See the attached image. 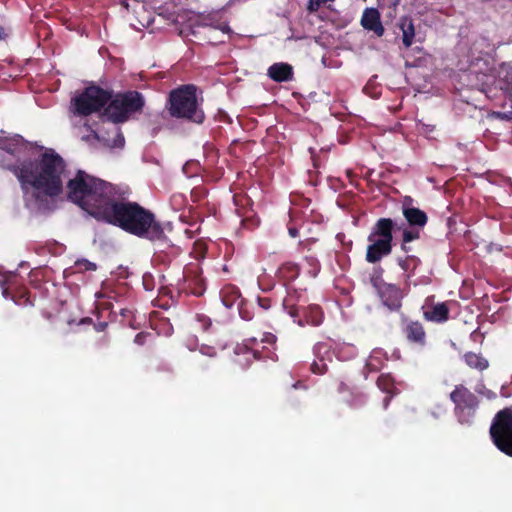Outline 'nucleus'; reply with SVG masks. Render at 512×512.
<instances>
[{"mask_svg":"<svg viewBox=\"0 0 512 512\" xmlns=\"http://www.w3.org/2000/svg\"><path fill=\"white\" fill-rule=\"evenodd\" d=\"M99 221L121 228L123 231L147 239L164 243L167 237L162 224L155 214L137 202L120 201L112 197Z\"/></svg>","mask_w":512,"mask_h":512,"instance_id":"1","label":"nucleus"},{"mask_svg":"<svg viewBox=\"0 0 512 512\" xmlns=\"http://www.w3.org/2000/svg\"><path fill=\"white\" fill-rule=\"evenodd\" d=\"M68 199L86 211L97 221L102 216L112 197L117 195L116 187L100 178L78 170L67 183Z\"/></svg>","mask_w":512,"mask_h":512,"instance_id":"2","label":"nucleus"},{"mask_svg":"<svg viewBox=\"0 0 512 512\" xmlns=\"http://www.w3.org/2000/svg\"><path fill=\"white\" fill-rule=\"evenodd\" d=\"M65 167V161L59 154L54 151L45 152L38 160L22 165L19 180L38 193L51 198L57 197L63 191L62 174Z\"/></svg>","mask_w":512,"mask_h":512,"instance_id":"3","label":"nucleus"},{"mask_svg":"<svg viewBox=\"0 0 512 512\" xmlns=\"http://www.w3.org/2000/svg\"><path fill=\"white\" fill-rule=\"evenodd\" d=\"M169 115L196 124H202L205 113L197 97V87L193 84L181 85L170 91L166 103Z\"/></svg>","mask_w":512,"mask_h":512,"instance_id":"4","label":"nucleus"},{"mask_svg":"<svg viewBox=\"0 0 512 512\" xmlns=\"http://www.w3.org/2000/svg\"><path fill=\"white\" fill-rule=\"evenodd\" d=\"M145 106L144 96L136 91L129 90L118 93L107 103L102 118L115 125L127 122L134 113L142 112Z\"/></svg>","mask_w":512,"mask_h":512,"instance_id":"5","label":"nucleus"},{"mask_svg":"<svg viewBox=\"0 0 512 512\" xmlns=\"http://www.w3.org/2000/svg\"><path fill=\"white\" fill-rule=\"evenodd\" d=\"M111 98L112 90L91 84L72 98L71 106L73 113L77 116L85 117L101 110L104 111Z\"/></svg>","mask_w":512,"mask_h":512,"instance_id":"6","label":"nucleus"},{"mask_svg":"<svg viewBox=\"0 0 512 512\" xmlns=\"http://www.w3.org/2000/svg\"><path fill=\"white\" fill-rule=\"evenodd\" d=\"M489 432L497 449L512 457V408H504L496 413Z\"/></svg>","mask_w":512,"mask_h":512,"instance_id":"7","label":"nucleus"},{"mask_svg":"<svg viewBox=\"0 0 512 512\" xmlns=\"http://www.w3.org/2000/svg\"><path fill=\"white\" fill-rule=\"evenodd\" d=\"M450 400L454 403V414L462 425H472L479 406L477 396L462 384L456 385L450 393Z\"/></svg>","mask_w":512,"mask_h":512,"instance_id":"8","label":"nucleus"},{"mask_svg":"<svg viewBox=\"0 0 512 512\" xmlns=\"http://www.w3.org/2000/svg\"><path fill=\"white\" fill-rule=\"evenodd\" d=\"M206 280L198 264H190L183 271V280L179 283V291L186 295L203 296L206 291Z\"/></svg>","mask_w":512,"mask_h":512,"instance_id":"9","label":"nucleus"},{"mask_svg":"<svg viewBox=\"0 0 512 512\" xmlns=\"http://www.w3.org/2000/svg\"><path fill=\"white\" fill-rule=\"evenodd\" d=\"M401 333L406 342L416 348H424L427 345V333L424 325L418 320L407 317L402 318Z\"/></svg>","mask_w":512,"mask_h":512,"instance_id":"10","label":"nucleus"},{"mask_svg":"<svg viewBox=\"0 0 512 512\" xmlns=\"http://www.w3.org/2000/svg\"><path fill=\"white\" fill-rule=\"evenodd\" d=\"M259 342L256 338H250L245 341L242 345H238L235 349V354L237 358L235 362L247 366L252 363L253 360H260L265 356L262 355V352L258 348Z\"/></svg>","mask_w":512,"mask_h":512,"instance_id":"11","label":"nucleus"},{"mask_svg":"<svg viewBox=\"0 0 512 512\" xmlns=\"http://www.w3.org/2000/svg\"><path fill=\"white\" fill-rule=\"evenodd\" d=\"M302 294L296 290H287V295L283 299V309L293 318L294 322L299 326H304L303 319L301 317V311L304 308L302 304L305 302L302 299Z\"/></svg>","mask_w":512,"mask_h":512,"instance_id":"12","label":"nucleus"},{"mask_svg":"<svg viewBox=\"0 0 512 512\" xmlns=\"http://www.w3.org/2000/svg\"><path fill=\"white\" fill-rule=\"evenodd\" d=\"M382 303L390 311H399L402 307L403 293L395 284H385L379 290Z\"/></svg>","mask_w":512,"mask_h":512,"instance_id":"13","label":"nucleus"},{"mask_svg":"<svg viewBox=\"0 0 512 512\" xmlns=\"http://www.w3.org/2000/svg\"><path fill=\"white\" fill-rule=\"evenodd\" d=\"M370 244L367 246L365 259L368 263L374 264L382 258L388 256L392 252L393 242H387L382 239L368 240Z\"/></svg>","mask_w":512,"mask_h":512,"instance_id":"14","label":"nucleus"},{"mask_svg":"<svg viewBox=\"0 0 512 512\" xmlns=\"http://www.w3.org/2000/svg\"><path fill=\"white\" fill-rule=\"evenodd\" d=\"M412 199L406 198L402 204V214L409 227L424 228L428 222L427 214L416 207L411 206Z\"/></svg>","mask_w":512,"mask_h":512,"instance_id":"15","label":"nucleus"},{"mask_svg":"<svg viewBox=\"0 0 512 512\" xmlns=\"http://www.w3.org/2000/svg\"><path fill=\"white\" fill-rule=\"evenodd\" d=\"M396 228V223L391 218H379L373 225L368 240L382 239L387 242H393V232Z\"/></svg>","mask_w":512,"mask_h":512,"instance_id":"16","label":"nucleus"},{"mask_svg":"<svg viewBox=\"0 0 512 512\" xmlns=\"http://www.w3.org/2000/svg\"><path fill=\"white\" fill-rule=\"evenodd\" d=\"M361 25L368 31H373L378 37L384 35L385 29L381 23L380 13L375 8H366L361 17Z\"/></svg>","mask_w":512,"mask_h":512,"instance_id":"17","label":"nucleus"},{"mask_svg":"<svg viewBox=\"0 0 512 512\" xmlns=\"http://www.w3.org/2000/svg\"><path fill=\"white\" fill-rule=\"evenodd\" d=\"M397 28L401 31V39L403 46L408 49L415 42L416 29L413 23V19L410 16H402L399 18Z\"/></svg>","mask_w":512,"mask_h":512,"instance_id":"18","label":"nucleus"},{"mask_svg":"<svg viewBox=\"0 0 512 512\" xmlns=\"http://www.w3.org/2000/svg\"><path fill=\"white\" fill-rule=\"evenodd\" d=\"M268 76L275 82H287L293 79V68L288 63H274L268 68Z\"/></svg>","mask_w":512,"mask_h":512,"instance_id":"19","label":"nucleus"},{"mask_svg":"<svg viewBox=\"0 0 512 512\" xmlns=\"http://www.w3.org/2000/svg\"><path fill=\"white\" fill-rule=\"evenodd\" d=\"M423 317L430 322L444 323L449 319V307L445 302L438 303L424 311Z\"/></svg>","mask_w":512,"mask_h":512,"instance_id":"20","label":"nucleus"},{"mask_svg":"<svg viewBox=\"0 0 512 512\" xmlns=\"http://www.w3.org/2000/svg\"><path fill=\"white\" fill-rule=\"evenodd\" d=\"M301 317L305 325L319 326L323 321L322 308L317 304H309L304 306L301 311Z\"/></svg>","mask_w":512,"mask_h":512,"instance_id":"21","label":"nucleus"},{"mask_svg":"<svg viewBox=\"0 0 512 512\" xmlns=\"http://www.w3.org/2000/svg\"><path fill=\"white\" fill-rule=\"evenodd\" d=\"M220 296L222 303L227 308L238 307L239 302L244 300L241 297L240 290L233 285L224 286L220 291Z\"/></svg>","mask_w":512,"mask_h":512,"instance_id":"22","label":"nucleus"},{"mask_svg":"<svg viewBox=\"0 0 512 512\" xmlns=\"http://www.w3.org/2000/svg\"><path fill=\"white\" fill-rule=\"evenodd\" d=\"M397 264L406 273V277L410 278L420 266L421 260L415 255H406L405 257H398Z\"/></svg>","mask_w":512,"mask_h":512,"instance_id":"23","label":"nucleus"},{"mask_svg":"<svg viewBox=\"0 0 512 512\" xmlns=\"http://www.w3.org/2000/svg\"><path fill=\"white\" fill-rule=\"evenodd\" d=\"M299 271L297 264L286 262L278 268L277 274L284 281H292L298 277Z\"/></svg>","mask_w":512,"mask_h":512,"instance_id":"24","label":"nucleus"},{"mask_svg":"<svg viewBox=\"0 0 512 512\" xmlns=\"http://www.w3.org/2000/svg\"><path fill=\"white\" fill-rule=\"evenodd\" d=\"M464 359L469 367L480 371L485 370L489 366L488 361L484 357L473 352L466 353Z\"/></svg>","mask_w":512,"mask_h":512,"instance_id":"25","label":"nucleus"},{"mask_svg":"<svg viewBox=\"0 0 512 512\" xmlns=\"http://www.w3.org/2000/svg\"><path fill=\"white\" fill-rule=\"evenodd\" d=\"M169 251L159 250L155 256L158 261L163 264L169 265L180 254V248L174 245H168Z\"/></svg>","mask_w":512,"mask_h":512,"instance_id":"26","label":"nucleus"},{"mask_svg":"<svg viewBox=\"0 0 512 512\" xmlns=\"http://www.w3.org/2000/svg\"><path fill=\"white\" fill-rule=\"evenodd\" d=\"M313 354L315 358L325 361H331V347L326 342H318L313 347Z\"/></svg>","mask_w":512,"mask_h":512,"instance_id":"27","label":"nucleus"},{"mask_svg":"<svg viewBox=\"0 0 512 512\" xmlns=\"http://www.w3.org/2000/svg\"><path fill=\"white\" fill-rule=\"evenodd\" d=\"M376 384L381 391L387 394H393L395 386L394 380L390 374H381L378 377Z\"/></svg>","mask_w":512,"mask_h":512,"instance_id":"28","label":"nucleus"},{"mask_svg":"<svg viewBox=\"0 0 512 512\" xmlns=\"http://www.w3.org/2000/svg\"><path fill=\"white\" fill-rule=\"evenodd\" d=\"M11 299L20 306H33V302L30 299V291L27 288H21L14 294Z\"/></svg>","mask_w":512,"mask_h":512,"instance_id":"29","label":"nucleus"},{"mask_svg":"<svg viewBox=\"0 0 512 512\" xmlns=\"http://www.w3.org/2000/svg\"><path fill=\"white\" fill-rule=\"evenodd\" d=\"M422 228L417 227H404L402 229L401 241L409 242L418 240L420 238V230Z\"/></svg>","mask_w":512,"mask_h":512,"instance_id":"30","label":"nucleus"},{"mask_svg":"<svg viewBox=\"0 0 512 512\" xmlns=\"http://www.w3.org/2000/svg\"><path fill=\"white\" fill-rule=\"evenodd\" d=\"M239 315L243 320L250 321L253 318L251 307L245 300H241L238 304Z\"/></svg>","mask_w":512,"mask_h":512,"instance_id":"31","label":"nucleus"},{"mask_svg":"<svg viewBox=\"0 0 512 512\" xmlns=\"http://www.w3.org/2000/svg\"><path fill=\"white\" fill-rule=\"evenodd\" d=\"M75 268L78 272H84V271H95L97 266L95 263L90 262L86 259L77 260L75 262Z\"/></svg>","mask_w":512,"mask_h":512,"instance_id":"32","label":"nucleus"},{"mask_svg":"<svg viewBox=\"0 0 512 512\" xmlns=\"http://www.w3.org/2000/svg\"><path fill=\"white\" fill-rule=\"evenodd\" d=\"M311 371L314 374L323 375L328 371V365L325 361L315 358L311 364Z\"/></svg>","mask_w":512,"mask_h":512,"instance_id":"33","label":"nucleus"},{"mask_svg":"<svg viewBox=\"0 0 512 512\" xmlns=\"http://www.w3.org/2000/svg\"><path fill=\"white\" fill-rule=\"evenodd\" d=\"M196 320L201 324V327L204 331L209 330L212 325L211 319L204 314H197Z\"/></svg>","mask_w":512,"mask_h":512,"instance_id":"34","label":"nucleus"},{"mask_svg":"<svg viewBox=\"0 0 512 512\" xmlns=\"http://www.w3.org/2000/svg\"><path fill=\"white\" fill-rule=\"evenodd\" d=\"M125 143V138L120 130V128L116 127V137L111 143L112 147H123Z\"/></svg>","mask_w":512,"mask_h":512,"instance_id":"35","label":"nucleus"},{"mask_svg":"<svg viewBox=\"0 0 512 512\" xmlns=\"http://www.w3.org/2000/svg\"><path fill=\"white\" fill-rule=\"evenodd\" d=\"M152 337V334L149 333V332H140L138 333L135 338H134V342L137 344V345H144L146 343V340L147 338H150Z\"/></svg>","mask_w":512,"mask_h":512,"instance_id":"36","label":"nucleus"},{"mask_svg":"<svg viewBox=\"0 0 512 512\" xmlns=\"http://www.w3.org/2000/svg\"><path fill=\"white\" fill-rule=\"evenodd\" d=\"M257 302L263 310H268L272 306V300L269 297H258Z\"/></svg>","mask_w":512,"mask_h":512,"instance_id":"37","label":"nucleus"},{"mask_svg":"<svg viewBox=\"0 0 512 512\" xmlns=\"http://www.w3.org/2000/svg\"><path fill=\"white\" fill-rule=\"evenodd\" d=\"M306 261L308 262V264L313 268L314 270V275L317 274V272L319 271L320 269V265H319V262L318 260L313 257V256H306Z\"/></svg>","mask_w":512,"mask_h":512,"instance_id":"38","label":"nucleus"},{"mask_svg":"<svg viewBox=\"0 0 512 512\" xmlns=\"http://www.w3.org/2000/svg\"><path fill=\"white\" fill-rule=\"evenodd\" d=\"M120 314L121 316L124 318V319H127L128 320V325L133 327V324H132V321H131V318H133V312L132 310L128 309V308H122L120 309Z\"/></svg>","mask_w":512,"mask_h":512,"instance_id":"39","label":"nucleus"},{"mask_svg":"<svg viewBox=\"0 0 512 512\" xmlns=\"http://www.w3.org/2000/svg\"><path fill=\"white\" fill-rule=\"evenodd\" d=\"M261 342H265L268 344H274L276 342V336L272 333H265L263 335V338L261 339Z\"/></svg>","mask_w":512,"mask_h":512,"instance_id":"40","label":"nucleus"},{"mask_svg":"<svg viewBox=\"0 0 512 512\" xmlns=\"http://www.w3.org/2000/svg\"><path fill=\"white\" fill-rule=\"evenodd\" d=\"M400 248L401 250L406 253L407 255H410L409 253L412 251V247L409 242H404L400 240Z\"/></svg>","mask_w":512,"mask_h":512,"instance_id":"41","label":"nucleus"},{"mask_svg":"<svg viewBox=\"0 0 512 512\" xmlns=\"http://www.w3.org/2000/svg\"><path fill=\"white\" fill-rule=\"evenodd\" d=\"M201 352L211 357L216 355V350L213 347H202Z\"/></svg>","mask_w":512,"mask_h":512,"instance_id":"42","label":"nucleus"},{"mask_svg":"<svg viewBox=\"0 0 512 512\" xmlns=\"http://www.w3.org/2000/svg\"><path fill=\"white\" fill-rule=\"evenodd\" d=\"M107 326H108V323L104 322V321L98 322L94 325L96 331H98V332L104 331L107 328Z\"/></svg>","mask_w":512,"mask_h":512,"instance_id":"43","label":"nucleus"},{"mask_svg":"<svg viewBox=\"0 0 512 512\" xmlns=\"http://www.w3.org/2000/svg\"><path fill=\"white\" fill-rule=\"evenodd\" d=\"M288 232H289V235L293 238H295L299 235V230L296 227H289Z\"/></svg>","mask_w":512,"mask_h":512,"instance_id":"44","label":"nucleus"},{"mask_svg":"<svg viewBox=\"0 0 512 512\" xmlns=\"http://www.w3.org/2000/svg\"><path fill=\"white\" fill-rule=\"evenodd\" d=\"M364 369H365V371H367V372H374V371H376V370H377V368H376V367H374V366H373V364L371 363V360H370L369 362H367V363H366V365H365V368H364Z\"/></svg>","mask_w":512,"mask_h":512,"instance_id":"45","label":"nucleus"},{"mask_svg":"<svg viewBox=\"0 0 512 512\" xmlns=\"http://www.w3.org/2000/svg\"><path fill=\"white\" fill-rule=\"evenodd\" d=\"M391 396H392V394H389V396H386V397L384 398L383 405H384V408H385V409H386V408L388 407V405H389V402H390V400H391Z\"/></svg>","mask_w":512,"mask_h":512,"instance_id":"46","label":"nucleus"},{"mask_svg":"<svg viewBox=\"0 0 512 512\" xmlns=\"http://www.w3.org/2000/svg\"><path fill=\"white\" fill-rule=\"evenodd\" d=\"M498 117L503 120L511 119V117L507 113H498Z\"/></svg>","mask_w":512,"mask_h":512,"instance_id":"47","label":"nucleus"},{"mask_svg":"<svg viewBox=\"0 0 512 512\" xmlns=\"http://www.w3.org/2000/svg\"><path fill=\"white\" fill-rule=\"evenodd\" d=\"M5 37V32L2 27H0V39H3Z\"/></svg>","mask_w":512,"mask_h":512,"instance_id":"48","label":"nucleus"},{"mask_svg":"<svg viewBox=\"0 0 512 512\" xmlns=\"http://www.w3.org/2000/svg\"><path fill=\"white\" fill-rule=\"evenodd\" d=\"M3 295H4V297H5V298H7V297H8V295H9V291H8V289H7V288H4V289H3Z\"/></svg>","mask_w":512,"mask_h":512,"instance_id":"49","label":"nucleus"},{"mask_svg":"<svg viewBox=\"0 0 512 512\" xmlns=\"http://www.w3.org/2000/svg\"><path fill=\"white\" fill-rule=\"evenodd\" d=\"M5 284V281L4 282H0V285L3 287Z\"/></svg>","mask_w":512,"mask_h":512,"instance_id":"50","label":"nucleus"}]
</instances>
